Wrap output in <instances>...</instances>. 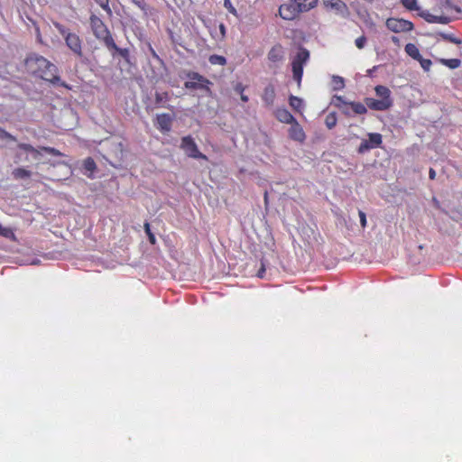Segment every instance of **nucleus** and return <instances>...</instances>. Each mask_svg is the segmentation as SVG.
<instances>
[{"instance_id":"4c0bfd02","label":"nucleus","mask_w":462,"mask_h":462,"mask_svg":"<svg viewBox=\"0 0 462 462\" xmlns=\"http://www.w3.org/2000/svg\"><path fill=\"white\" fill-rule=\"evenodd\" d=\"M224 5L226 8H227V10H229V12L236 15V14L237 13V11L235 9V7L232 5L231 4V1L230 0H225V3H224Z\"/></svg>"},{"instance_id":"7ed1b4c3","label":"nucleus","mask_w":462,"mask_h":462,"mask_svg":"<svg viewBox=\"0 0 462 462\" xmlns=\"http://www.w3.org/2000/svg\"><path fill=\"white\" fill-rule=\"evenodd\" d=\"M91 26L93 32L97 38L103 41L106 46L111 50L112 55L116 54V42L113 40L108 29L105 26L99 17L96 15L91 16Z\"/></svg>"},{"instance_id":"f8f14e48","label":"nucleus","mask_w":462,"mask_h":462,"mask_svg":"<svg viewBox=\"0 0 462 462\" xmlns=\"http://www.w3.org/2000/svg\"><path fill=\"white\" fill-rule=\"evenodd\" d=\"M276 90L273 84H268L263 90L262 100L265 106L271 107L275 103Z\"/></svg>"},{"instance_id":"423d86ee","label":"nucleus","mask_w":462,"mask_h":462,"mask_svg":"<svg viewBox=\"0 0 462 462\" xmlns=\"http://www.w3.org/2000/svg\"><path fill=\"white\" fill-rule=\"evenodd\" d=\"M189 80L184 83L187 89H202L208 94H210L209 85L211 82L197 72H190L187 75Z\"/></svg>"},{"instance_id":"4be33fe9","label":"nucleus","mask_w":462,"mask_h":462,"mask_svg":"<svg viewBox=\"0 0 462 462\" xmlns=\"http://www.w3.org/2000/svg\"><path fill=\"white\" fill-rule=\"evenodd\" d=\"M289 105L294 111H300L303 106L302 99L296 96H289Z\"/></svg>"},{"instance_id":"2eb2a0df","label":"nucleus","mask_w":462,"mask_h":462,"mask_svg":"<svg viewBox=\"0 0 462 462\" xmlns=\"http://www.w3.org/2000/svg\"><path fill=\"white\" fill-rule=\"evenodd\" d=\"M275 116L282 124H294L296 123L295 117L286 108H278L275 110Z\"/></svg>"},{"instance_id":"a211bd4d","label":"nucleus","mask_w":462,"mask_h":462,"mask_svg":"<svg viewBox=\"0 0 462 462\" xmlns=\"http://www.w3.org/2000/svg\"><path fill=\"white\" fill-rule=\"evenodd\" d=\"M420 16L423 17L427 23H448L449 19L446 16H438L423 12L420 14Z\"/></svg>"},{"instance_id":"412c9836","label":"nucleus","mask_w":462,"mask_h":462,"mask_svg":"<svg viewBox=\"0 0 462 462\" xmlns=\"http://www.w3.org/2000/svg\"><path fill=\"white\" fill-rule=\"evenodd\" d=\"M439 62L450 69H456L461 65V60L458 59H439Z\"/></svg>"},{"instance_id":"473e14b6","label":"nucleus","mask_w":462,"mask_h":462,"mask_svg":"<svg viewBox=\"0 0 462 462\" xmlns=\"http://www.w3.org/2000/svg\"><path fill=\"white\" fill-rule=\"evenodd\" d=\"M416 60L420 62V65H421V67H422V69H424V70L428 71L430 69L431 65H432V61L430 60L424 59L421 56V59H419Z\"/></svg>"},{"instance_id":"72a5a7b5","label":"nucleus","mask_w":462,"mask_h":462,"mask_svg":"<svg viewBox=\"0 0 462 462\" xmlns=\"http://www.w3.org/2000/svg\"><path fill=\"white\" fill-rule=\"evenodd\" d=\"M169 98V95L166 92L155 94V104L162 105V102Z\"/></svg>"},{"instance_id":"c9c22d12","label":"nucleus","mask_w":462,"mask_h":462,"mask_svg":"<svg viewBox=\"0 0 462 462\" xmlns=\"http://www.w3.org/2000/svg\"><path fill=\"white\" fill-rule=\"evenodd\" d=\"M97 2V4L100 5L101 8H103L105 11L107 12L108 15H111V10L108 6V0H95Z\"/></svg>"},{"instance_id":"9d476101","label":"nucleus","mask_w":462,"mask_h":462,"mask_svg":"<svg viewBox=\"0 0 462 462\" xmlns=\"http://www.w3.org/2000/svg\"><path fill=\"white\" fill-rule=\"evenodd\" d=\"M303 11L292 0L287 4L281 5L279 7V15L286 21H293Z\"/></svg>"},{"instance_id":"0eeeda50","label":"nucleus","mask_w":462,"mask_h":462,"mask_svg":"<svg viewBox=\"0 0 462 462\" xmlns=\"http://www.w3.org/2000/svg\"><path fill=\"white\" fill-rule=\"evenodd\" d=\"M180 147L184 150L189 158L208 161V157L198 149L197 144L191 136L182 137Z\"/></svg>"},{"instance_id":"f257e3e1","label":"nucleus","mask_w":462,"mask_h":462,"mask_svg":"<svg viewBox=\"0 0 462 462\" xmlns=\"http://www.w3.org/2000/svg\"><path fill=\"white\" fill-rule=\"evenodd\" d=\"M374 90H375L378 99L369 97H365V104L359 102H346L341 96H337L335 98H337V101L339 103L337 106L342 108L343 113L346 115H349V113L348 110L343 106H349L356 115H365L366 108L372 111H387L391 109L393 105L391 89L383 85H377Z\"/></svg>"},{"instance_id":"9b49d317","label":"nucleus","mask_w":462,"mask_h":462,"mask_svg":"<svg viewBox=\"0 0 462 462\" xmlns=\"http://www.w3.org/2000/svg\"><path fill=\"white\" fill-rule=\"evenodd\" d=\"M368 138L369 139L364 140L360 143L359 149H357V151H359L360 153H363L365 151L371 149L378 148L382 144V136L378 133H370L368 134Z\"/></svg>"},{"instance_id":"bb28decb","label":"nucleus","mask_w":462,"mask_h":462,"mask_svg":"<svg viewBox=\"0 0 462 462\" xmlns=\"http://www.w3.org/2000/svg\"><path fill=\"white\" fill-rule=\"evenodd\" d=\"M0 236L8 239H15L14 232L10 227H4L1 225Z\"/></svg>"},{"instance_id":"c03bdc74","label":"nucleus","mask_w":462,"mask_h":462,"mask_svg":"<svg viewBox=\"0 0 462 462\" xmlns=\"http://www.w3.org/2000/svg\"><path fill=\"white\" fill-rule=\"evenodd\" d=\"M392 42H394L395 44H399L400 43V39L396 36H393L392 37Z\"/></svg>"},{"instance_id":"2f4dec72","label":"nucleus","mask_w":462,"mask_h":462,"mask_svg":"<svg viewBox=\"0 0 462 462\" xmlns=\"http://www.w3.org/2000/svg\"><path fill=\"white\" fill-rule=\"evenodd\" d=\"M117 57H122L126 63H131L129 59V51L126 49H116Z\"/></svg>"},{"instance_id":"7c9ffc66","label":"nucleus","mask_w":462,"mask_h":462,"mask_svg":"<svg viewBox=\"0 0 462 462\" xmlns=\"http://www.w3.org/2000/svg\"><path fill=\"white\" fill-rule=\"evenodd\" d=\"M144 230H145V232H146V235H147V236H148V239H149L150 244H152V245H155V243H156V238H155V236H154V234L152 233V231H151V229H150V225H149V223H148V222H146V223L144 224Z\"/></svg>"},{"instance_id":"20e7f679","label":"nucleus","mask_w":462,"mask_h":462,"mask_svg":"<svg viewBox=\"0 0 462 462\" xmlns=\"http://www.w3.org/2000/svg\"><path fill=\"white\" fill-rule=\"evenodd\" d=\"M53 25L55 29H57L58 32L63 36L65 43H67V46L70 49L73 54L78 57H82L81 40L79 36L76 33L69 32V29L64 27V25L59 22H53Z\"/></svg>"},{"instance_id":"c85d7f7f","label":"nucleus","mask_w":462,"mask_h":462,"mask_svg":"<svg viewBox=\"0 0 462 462\" xmlns=\"http://www.w3.org/2000/svg\"><path fill=\"white\" fill-rule=\"evenodd\" d=\"M41 151H44L46 152L48 154L50 155H52V156H55V157H61L63 156V153L60 152V151L56 150L55 148L53 147H49V146H42L40 148Z\"/></svg>"},{"instance_id":"1a4fd4ad","label":"nucleus","mask_w":462,"mask_h":462,"mask_svg":"<svg viewBox=\"0 0 462 462\" xmlns=\"http://www.w3.org/2000/svg\"><path fill=\"white\" fill-rule=\"evenodd\" d=\"M268 61L271 69H277L285 60V49L280 43L273 46L268 52Z\"/></svg>"},{"instance_id":"aec40b11","label":"nucleus","mask_w":462,"mask_h":462,"mask_svg":"<svg viewBox=\"0 0 462 462\" xmlns=\"http://www.w3.org/2000/svg\"><path fill=\"white\" fill-rule=\"evenodd\" d=\"M404 51L408 54V56L413 58L414 60H419L422 57L420 54L419 49L414 43L409 42L404 46Z\"/></svg>"},{"instance_id":"cd10ccee","label":"nucleus","mask_w":462,"mask_h":462,"mask_svg":"<svg viewBox=\"0 0 462 462\" xmlns=\"http://www.w3.org/2000/svg\"><path fill=\"white\" fill-rule=\"evenodd\" d=\"M403 7L410 11H416L419 9L417 0H401Z\"/></svg>"},{"instance_id":"09e8293b","label":"nucleus","mask_w":462,"mask_h":462,"mask_svg":"<svg viewBox=\"0 0 462 462\" xmlns=\"http://www.w3.org/2000/svg\"><path fill=\"white\" fill-rule=\"evenodd\" d=\"M267 197H268V193H267V192H265V193H264V199H266V198H267Z\"/></svg>"},{"instance_id":"58836bf2","label":"nucleus","mask_w":462,"mask_h":462,"mask_svg":"<svg viewBox=\"0 0 462 462\" xmlns=\"http://www.w3.org/2000/svg\"><path fill=\"white\" fill-rule=\"evenodd\" d=\"M245 88H246V87L241 83H238V84L235 85V87H234L235 92L238 93L239 95L245 94Z\"/></svg>"},{"instance_id":"a19ab883","label":"nucleus","mask_w":462,"mask_h":462,"mask_svg":"<svg viewBox=\"0 0 462 462\" xmlns=\"http://www.w3.org/2000/svg\"><path fill=\"white\" fill-rule=\"evenodd\" d=\"M264 267L263 265L262 266V268L260 269V271H258L257 273V277L263 279V273H264Z\"/></svg>"},{"instance_id":"79ce46f5","label":"nucleus","mask_w":462,"mask_h":462,"mask_svg":"<svg viewBox=\"0 0 462 462\" xmlns=\"http://www.w3.org/2000/svg\"><path fill=\"white\" fill-rule=\"evenodd\" d=\"M240 99H241L242 102L247 103L248 102V96L245 95V94H242V95H240Z\"/></svg>"},{"instance_id":"f3484780","label":"nucleus","mask_w":462,"mask_h":462,"mask_svg":"<svg viewBox=\"0 0 462 462\" xmlns=\"http://www.w3.org/2000/svg\"><path fill=\"white\" fill-rule=\"evenodd\" d=\"M96 169L97 166L92 157H87L83 162V165H81V171L88 178H94Z\"/></svg>"},{"instance_id":"4468645a","label":"nucleus","mask_w":462,"mask_h":462,"mask_svg":"<svg viewBox=\"0 0 462 462\" xmlns=\"http://www.w3.org/2000/svg\"><path fill=\"white\" fill-rule=\"evenodd\" d=\"M171 116L169 114H161L156 116L157 129L162 132H170L171 128Z\"/></svg>"},{"instance_id":"f704fd0d","label":"nucleus","mask_w":462,"mask_h":462,"mask_svg":"<svg viewBox=\"0 0 462 462\" xmlns=\"http://www.w3.org/2000/svg\"><path fill=\"white\" fill-rule=\"evenodd\" d=\"M365 42H366V38L365 35H361L360 37H357L355 41L356 46L359 50L364 49Z\"/></svg>"},{"instance_id":"6ab92c4d","label":"nucleus","mask_w":462,"mask_h":462,"mask_svg":"<svg viewBox=\"0 0 462 462\" xmlns=\"http://www.w3.org/2000/svg\"><path fill=\"white\" fill-rule=\"evenodd\" d=\"M299 6L300 10L304 12L310 11L311 8L317 6L318 0H291Z\"/></svg>"},{"instance_id":"dca6fc26","label":"nucleus","mask_w":462,"mask_h":462,"mask_svg":"<svg viewBox=\"0 0 462 462\" xmlns=\"http://www.w3.org/2000/svg\"><path fill=\"white\" fill-rule=\"evenodd\" d=\"M325 8H331L337 12L342 14L347 11V5L345 1L342 0H323Z\"/></svg>"},{"instance_id":"b1692460","label":"nucleus","mask_w":462,"mask_h":462,"mask_svg":"<svg viewBox=\"0 0 462 462\" xmlns=\"http://www.w3.org/2000/svg\"><path fill=\"white\" fill-rule=\"evenodd\" d=\"M13 175L15 179H25L31 177L32 172L24 168H17L13 171Z\"/></svg>"},{"instance_id":"6e6552de","label":"nucleus","mask_w":462,"mask_h":462,"mask_svg":"<svg viewBox=\"0 0 462 462\" xmlns=\"http://www.w3.org/2000/svg\"><path fill=\"white\" fill-rule=\"evenodd\" d=\"M386 28L395 33L408 32L414 29V23L399 18H388L385 22Z\"/></svg>"},{"instance_id":"a18cd8bd","label":"nucleus","mask_w":462,"mask_h":462,"mask_svg":"<svg viewBox=\"0 0 462 462\" xmlns=\"http://www.w3.org/2000/svg\"><path fill=\"white\" fill-rule=\"evenodd\" d=\"M219 30H220V32H222V34L225 35L226 28L223 23L219 25Z\"/></svg>"},{"instance_id":"ddd939ff","label":"nucleus","mask_w":462,"mask_h":462,"mask_svg":"<svg viewBox=\"0 0 462 462\" xmlns=\"http://www.w3.org/2000/svg\"><path fill=\"white\" fill-rule=\"evenodd\" d=\"M288 135L289 138L300 143L305 140V133L299 122L291 124V128L288 130Z\"/></svg>"},{"instance_id":"49530a36","label":"nucleus","mask_w":462,"mask_h":462,"mask_svg":"<svg viewBox=\"0 0 462 462\" xmlns=\"http://www.w3.org/2000/svg\"><path fill=\"white\" fill-rule=\"evenodd\" d=\"M134 4H136L138 6H141L143 4V0H132Z\"/></svg>"},{"instance_id":"c756f323","label":"nucleus","mask_w":462,"mask_h":462,"mask_svg":"<svg viewBox=\"0 0 462 462\" xmlns=\"http://www.w3.org/2000/svg\"><path fill=\"white\" fill-rule=\"evenodd\" d=\"M439 35L442 39L448 42H453L457 45L462 43V41L455 37L454 34L440 33Z\"/></svg>"},{"instance_id":"5701e85b","label":"nucleus","mask_w":462,"mask_h":462,"mask_svg":"<svg viewBox=\"0 0 462 462\" xmlns=\"http://www.w3.org/2000/svg\"><path fill=\"white\" fill-rule=\"evenodd\" d=\"M18 148L23 151L30 152L33 154L34 158H38L40 150H37L30 143H18Z\"/></svg>"},{"instance_id":"f03ea898","label":"nucleus","mask_w":462,"mask_h":462,"mask_svg":"<svg viewBox=\"0 0 462 462\" xmlns=\"http://www.w3.org/2000/svg\"><path fill=\"white\" fill-rule=\"evenodd\" d=\"M25 69L34 77H39L42 79L48 81L50 84L61 86L64 88L70 89L69 86L65 82L61 81L60 76H59L58 69L48 59L37 54H32L26 57Z\"/></svg>"},{"instance_id":"39448f33","label":"nucleus","mask_w":462,"mask_h":462,"mask_svg":"<svg viewBox=\"0 0 462 462\" xmlns=\"http://www.w3.org/2000/svg\"><path fill=\"white\" fill-rule=\"evenodd\" d=\"M310 60V51L308 49L300 47L298 53L293 57L291 61L292 77L295 82L298 83L299 87L301 84L303 76V66L307 64Z\"/></svg>"},{"instance_id":"ea45409f","label":"nucleus","mask_w":462,"mask_h":462,"mask_svg":"<svg viewBox=\"0 0 462 462\" xmlns=\"http://www.w3.org/2000/svg\"><path fill=\"white\" fill-rule=\"evenodd\" d=\"M359 217H360L361 226L363 228H365L366 226L365 213L363 211H359Z\"/></svg>"},{"instance_id":"37998d69","label":"nucleus","mask_w":462,"mask_h":462,"mask_svg":"<svg viewBox=\"0 0 462 462\" xmlns=\"http://www.w3.org/2000/svg\"><path fill=\"white\" fill-rule=\"evenodd\" d=\"M435 177H436V172H435V171L431 168V169L430 170V178L431 180H434V179H435Z\"/></svg>"},{"instance_id":"de8ad7c7","label":"nucleus","mask_w":462,"mask_h":462,"mask_svg":"<svg viewBox=\"0 0 462 462\" xmlns=\"http://www.w3.org/2000/svg\"><path fill=\"white\" fill-rule=\"evenodd\" d=\"M335 79H338V81H339V84H340L339 88H342L343 87V79H342V78L341 77H335Z\"/></svg>"},{"instance_id":"e433bc0d","label":"nucleus","mask_w":462,"mask_h":462,"mask_svg":"<svg viewBox=\"0 0 462 462\" xmlns=\"http://www.w3.org/2000/svg\"><path fill=\"white\" fill-rule=\"evenodd\" d=\"M0 138L1 139H6V140H9V141H13V142L16 141V138L14 135H11L6 131H5V130H3L1 128H0Z\"/></svg>"},{"instance_id":"a878e982","label":"nucleus","mask_w":462,"mask_h":462,"mask_svg":"<svg viewBox=\"0 0 462 462\" xmlns=\"http://www.w3.org/2000/svg\"><path fill=\"white\" fill-rule=\"evenodd\" d=\"M208 61L211 65H219V66H225L226 63V58L223 56H218V55L209 56Z\"/></svg>"},{"instance_id":"393cba45","label":"nucleus","mask_w":462,"mask_h":462,"mask_svg":"<svg viewBox=\"0 0 462 462\" xmlns=\"http://www.w3.org/2000/svg\"><path fill=\"white\" fill-rule=\"evenodd\" d=\"M336 124H337V116L334 112L329 113L328 115L326 116L325 125L327 128L332 129L336 125Z\"/></svg>"}]
</instances>
